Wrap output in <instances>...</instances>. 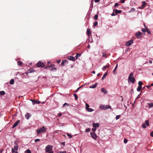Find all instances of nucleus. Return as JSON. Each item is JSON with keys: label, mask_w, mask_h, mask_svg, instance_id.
Returning <instances> with one entry per match:
<instances>
[{"label": "nucleus", "mask_w": 153, "mask_h": 153, "mask_svg": "<svg viewBox=\"0 0 153 153\" xmlns=\"http://www.w3.org/2000/svg\"><path fill=\"white\" fill-rule=\"evenodd\" d=\"M82 86H81V87H79L78 88H77V89L76 90V91H75V92H76L78 91V90L80 88H81Z\"/></svg>", "instance_id": "56"}, {"label": "nucleus", "mask_w": 153, "mask_h": 153, "mask_svg": "<svg viewBox=\"0 0 153 153\" xmlns=\"http://www.w3.org/2000/svg\"><path fill=\"white\" fill-rule=\"evenodd\" d=\"M3 151V149H2L1 150H0V153H2V152Z\"/></svg>", "instance_id": "60"}, {"label": "nucleus", "mask_w": 153, "mask_h": 153, "mask_svg": "<svg viewBox=\"0 0 153 153\" xmlns=\"http://www.w3.org/2000/svg\"><path fill=\"white\" fill-rule=\"evenodd\" d=\"M67 59L69 60H71L73 61H75V58L73 56H69L67 57Z\"/></svg>", "instance_id": "11"}, {"label": "nucleus", "mask_w": 153, "mask_h": 153, "mask_svg": "<svg viewBox=\"0 0 153 153\" xmlns=\"http://www.w3.org/2000/svg\"><path fill=\"white\" fill-rule=\"evenodd\" d=\"M142 34H143L141 32H138L136 33H135V35L136 36L137 38H139V37H141L142 36Z\"/></svg>", "instance_id": "8"}, {"label": "nucleus", "mask_w": 153, "mask_h": 153, "mask_svg": "<svg viewBox=\"0 0 153 153\" xmlns=\"http://www.w3.org/2000/svg\"><path fill=\"white\" fill-rule=\"evenodd\" d=\"M98 22H95L94 24V27L97 26V25Z\"/></svg>", "instance_id": "40"}, {"label": "nucleus", "mask_w": 153, "mask_h": 153, "mask_svg": "<svg viewBox=\"0 0 153 153\" xmlns=\"http://www.w3.org/2000/svg\"><path fill=\"white\" fill-rule=\"evenodd\" d=\"M30 100L32 102L33 104V105H34L35 103L37 104H39L41 103L40 101L38 100Z\"/></svg>", "instance_id": "10"}, {"label": "nucleus", "mask_w": 153, "mask_h": 153, "mask_svg": "<svg viewBox=\"0 0 153 153\" xmlns=\"http://www.w3.org/2000/svg\"><path fill=\"white\" fill-rule=\"evenodd\" d=\"M37 66L38 67L43 68L45 66L43 62H42L41 61H39L36 64Z\"/></svg>", "instance_id": "5"}, {"label": "nucleus", "mask_w": 153, "mask_h": 153, "mask_svg": "<svg viewBox=\"0 0 153 153\" xmlns=\"http://www.w3.org/2000/svg\"><path fill=\"white\" fill-rule=\"evenodd\" d=\"M101 91L105 94H107V91L103 88H101Z\"/></svg>", "instance_id": "17"}, {"label": "nucleus", "mask_w": 153, "mask_h": 153, "mask_svg": "<svg viewBox=\"0 0 153 153\" xmlns=\"http://www.w3.org/2000/svg\"><path fill=\"white\" fill-rule=\"evenodd\" d=\"M151 86V85L149 86L148 85H146V87H147L148 88H149Z\"/></svg>", "instance_id": "62"}, {"label": "nucleus", "mask_w": 153, "mask_h": 153, "mask_svg": "<svg viewBox=\"0 0 153 153\" xmlns=\"http://www.w3.org/2000/svg\"><path fill=\"white\" fill-rule=\"evenodd\" d=\"M149 62L150 63H152V61L149 60Z\"/></svg>", "instance_id": "63"}, {"label": "nucleus", "mask_w": 153, "mask_h": 153, "mask_svg": "<svg viewBox=\"0 0 153 153\" xmlns=\"http://www.w3.org/2000/svg\"><path fill=\"white\" fill-rule=\"evenodd\" d=\"M128 82H131L132 83H134L135 81V79L134 77L133 73H131L128 78Z\"/></svg>", "instance_id": "1"}, {"label": "nucleus", "mask_w": 153, "mask_h": 153, "mask_svg": "<svg viewBox=\"0 0 153 153\" xmlns=\"http://www.w3.org/2000/svg\"><path fill=\"white\" fill-rule=\"evenodd\" d=\"M93 126L94 128H97L99 126V124L98 123H93Z\"/></svg>", "instance_id": "15"}, {"label": "nucleus", "mask_w": 153, "mask_h": 153, "mask_svg": "<svg viewBox=\"0 0 153 153\" xmlns=\"http://www.w3.org/2000/svg\"><path fill=\"white\" fill-rule=\"evenodd\" d=\"M108 74V71H107V72L104 74L103 76L102 77V80H103L106 77V76Z\"/></svg>", "instance_id": "18"}, {"label": "nucleus", "mask_w": 153, "mask_h": 153, "mask_svg": "<svg viewBox=\"0 0 153 153\" xmlns=\"http://www.w3.org/2000/svg\"><path fill=\"white\" fill-rule=\"evenodd\" d=\"M87 110L88 111L90 112H92L94 111V110L93 109L89 108H88Z\"/></svg>", "instance_id": "28"}, {"label": "nucleus", "mask_w": 153, "mask_h": 153, "mask_svg": "<svg viewBox=\"0 0 153 153\" xmlns=\"http://www.w3.org/2000/svg\"><path fill=\"white\" fill-rule=\"evenodd\" d=\"M81 53H77L76 55V56H77L78 57H80L81 55Z\"/></svg>", "instance_id": "47"}, {"label": "nucleus", "mask_w": 153, "mask_h": 153, "mask_svg": "<svg viewBox=\"0 0 153 153\" xmlns=\"http://www.w3.org/2000/svg\"><path fill=\"white\" fill-rule=\"evenodd\" d=\"M30 116L31 115L29 113H27V114L25 115V117L27 120L29 119Z\"/></svg>", "instance_id": "16"}, {"label": "nucleus", "mask_w": 153, "mask_h": 153, "mask_svg": "<svg viewBox=\"0 0 153 153\" xmlns=\"http://www.w3.org/2000/svg\"><path fill=\"white\" fill-rule=\"evenodd\" d=\"M116 14H114V12H113L111 14V15L112 16H114L115 15H116Z\"/></svg>", "instance_id": "54"}, {"label": "nucleus", "mask_w": 153, "mask_h": 153, "mask_svg": "<svg viewBox=\"0 0 153 153\" xmlns=\"http://www.w3.org/2000/svg\"><path fill=\"white\" fill-rule=\"evenodd\" d=\"M65 105H67V106H69L70 105V104L68 103H65L62 106V107H64Z\"/></svg>", "instance_id": "32"}, {"label": "nucleus", "mask_w": 153, "mask_h": 153, "mask_svg": "<svg viewBox=\"0 0 153 153\" xmlns=\"http://www.w3.org/2000/svg\"><path fill=\"white\" fill-rule=\"evenodd\" d=\"M17 150H16L15 149H14L13 148H12V153H14L16 151H17Z\"/></svg>", "instance_id": "34"}, {"label": "nucleus", "mask_w": 153, "mask_h": 153, "mask_svg": "<svg viewBox=\"0 0 153 153\" xmlns=\"http://www.w3.org/2000/svg\"><path fill=\"white\" fill-rule=\"evenodd\" d=\"M135 9L133 7L132 8L131 10H130V11H129L130 12H134L135 11Z\"/></svg>", "instance_id": "33"}, {"label": "nucleus", "mask_w": 153, "mask_h": 153, "mask_svg": "<svg viewBox=\"0 0 153 153\" xmlns=\"http://www.w3.org/2000/svg\"><path fill=\"white\" fill-rule=\"evenodd\" d=\"M147 104L149 106V107L151 108L153 106V103H148Z\"/></svg>", "instance_id": "27"}, {"label": "nucleus", "mask_w": 153, "mask_h": 153, "mask_svg": "<svg viewBox=\"0 0 153 153\" xmlns=\"http://www.w3.org/2000/svg\"><path fill=\"white\" fill-rule=\"evenodd\" d=\"M92 2H93V1H91V7H93V4H92Z\"/></svg>", "instance_id": "58"}, {"label": "nucleus", "mask_w": 153, "mask_h": 153, "mask_svg": "<svg viewBox=\"0 0 153 153\" xmlns=\"http://www.w3.org/2000/svg\"><path fill=\"white\" fill-rule=\"evenodd\" d=\"M98 15L97 14H96L95 15L94 19L95 20H97L98 19Z\"/></svg>", "instance_id": "39"}, {"label": "nucleus", "mask_w": 153, "mask_h": 153, "mask_svg": "<svg viewBox=\"0 0 153 153\" xmlns=\"http://www.w3.org/2000/svg\"><path fill=\"white\" fill-rule=\"evenodd\" d=\"M89 105L87 103H86V109H87L89 108Z\"/></svg>", "instance_id": "43"}, {"label": "nucleus", "mask_w": 153, "mask_h": 153, "mask_svg": "<svg viewBox=\"0 0 153 153\" xmlns=\"http://www.w3.org/2000/svg\"><path fill=\"white\" fill-rule=\"evenodd\" d=\"M141 30L143 32H146V30L144 28H142V30Z\"/></svg>", "instance_id": "45"}, {"label": "nucleus", "mask_w": 153, "mask_h": 153, "mask_svg": "<svg viewBox=\"0 0 153 153\" xmlns=\"http://www.w3.org/2000/svg\"><path fill=\"white\" fill-rule=\"evenodd\" d=\"M56 68H52L51 69V70H56Z\"/></svg>", "instance_id": "55"}, {"label": "nucleus", "mask_w": 153, "mask_h": 153, "mask_svg": "<svg viewBox=\"0 0 153 153\" xmlns=\"http://www.w3.org/2000/svg\"><path fill=\"white\" fill-rule=\"evenodd\" d=\"M14 149H15L16 150H18V146L17 144H15V145L14 147Z\"/></svg>", "instance_id": "25"}, {"label": "nucleus", "mask_w": 153, "mask_h": 153, "mask_svg": "<svg viewBox=\"0 0 153 153\" xmlns=\"http://www.w3.org/2000/svg\"><path fill=\"white\" fill-rule=\"evenodd\" d=\"M100 0H95V2H98L100 1Z\"/></svg>", "instance_id": "59"}, {"label": "nucleus", "mask_w": 153, "mask_h": 153, "mask_svg": "<svg viewBox=\"0 0 153 153\" xmlns=\"http://www.w3.org/2000/svg\"><path fill=\"white\" fill-rule=\"evenodd\" d=\"M96 130V128H93L92 129V130L93 132H95Z\"/></svg>", "instance_id": "51"}, {"label": "nucleus", "mask_w": 153, "mask_h": 153, "mask_svg": "<svg viewBox=\"0 0 153 153\" xmlns=\"http://www.w3.org/2000/svg\"><path fill=\"white\" fill-rule=\"evenodd\" d=\"M142 88V87L141 86H138L137 88V90L138 91H141V89Z\"/></svg>", "instance_id": "23"}, {"label": "nucleus", "mask_w": 153, "mask_h": 153, "mask_svg": "<svg viewBox=\"0 0 153 153\" xmlns=\"http://www.w3.org/2000/svg\"><path fill=\"white\" fill-rule=\"evenodd\" d=\"M109 65H107V66H104L102 68V70L103 71H105L106 69V68H109Z\"/></svg>", "instance_id": "24"}, {"label": "nucleus", "mask_w": 153, "mask_h": 153, "mask_svg": "<svg viewBox=\"0 0 153 153\" xmlns=\"http://www.w3.org/2000/svg\"><path fill=\"white\" fill-rule=\"evenodd\" d=\"M120 117V115H117L116 116V118H115L116 119V120L118 119Z\"/></svg>", "instance_id": "42"}, {"label": "nucleus", "mask_w": 153, "mask_h": 153, "mask_svg": "<svg viewBox=\"0 0 153 153\" xmlns=\"http://www.w3.org/2000/svg\"><path fill=\"white\" fill-rule=\"evenodd\" d=\"M145 5H144V4H143V5H142V8H144V7H145Z\"/></svg>", "instance_id": "61"}, {"label": "nucleus", "mask_w": 153, "mask_h": 153, "mask_svg": "<svg viewBox=\"0 0 153 153\" xmlns=\"http://www.w3.org/2000/svg\"><path fill=\"white\" fill-rule=\"evenodd\" d=\"M144 26H145V27L146 29V31L149 34H150L151 33V32L149 30L147 27L146 26H145V24H144Z\"/></svg>", "instance_id": "19"}, {"label": "nucleus", "mask_w": 153, "mask_h": 153, "mask_svg": "<svg viewBox=\"0 0 153 153\" xmlns=\"http://www.w3.org/2000/svg\"><path fill=\"white\" fill-rule=\"evenodd\" d=\"M53 149V146L51 145H48L45 148V151L46 152H48L52 151Z\"/></svg>", "instance_id": "3"}, {"label": "nucleus", "mask_w": 153, "mask_h": 153, "mask_svg": "<svg viewBox=\"0 0 153 153\" xmlns=\"http://www.w3.org/2000/svg\"><path fill=\"white\" fill-rule=\"evenodd\" d=\"M133 43V40L132 39H131L129 41H127L126 42V45L127 46H128L132 44Z\"/></svg>", "instance_id": "7"}, {"label": "nucleus", "mask_w": 153, "mask_h": 153, "mask_svg": "<svg viewBox=\"0 0 153 153\" xmlns=\"http://www.w3.org/2000/svg\"><path fill=\"white\" fill-rule=\"evenodd\" d=\"M14 80L13 79H12L10 82V84L11 85H13L14 84Z\"/></svg>", "instance_id": "26"}, {"label": "nucleus", "mask_w": 153, "mask_h": 153, "mask_svg": "<svg viewBox=\"0 0 153 153\" xmlns=\"http://www.w3.org/2000/svg\"><path fill=\"white\" fill-rule=\"evenodd\" d=\"M87 33L88 36H89L91 35V31L90 28H88L87 30Z\"/></svg>", "instance_id": "14"}, {"label": "nucleus", "mask_w": 153, "mask_h": 153, "mask_svg": "<svg viewBox=\"0 0 153 153\" xmlns=\"http://www.w3.org/2000/svg\"><path fill=\"white\" fill-rule=\"evenodd\" d=\"M18 65L19 66H21L22 65V62H18Z\"/></svg>", "instance_id": "38"}, {"label": "nucleus", "mask_w": 153, "mask_h": 153, "mask_svg": "<svg viewBox=\"0 0 153 153\" xmlns=\"http://www.w3.org/2000/svg\"><path fill=\"white\" fill-rule=\"evenodd\" d=\"M150 136L153 137V131L151 132Z\"/></svg>", "instance_id": "50"}, {"label": "nucleus", "mask_w": 153, "mask_h": 153, "mask_svg": "<svg viewBox=\"0 0 153 153\" xmlns=\"http://www.w3.org/2000/svg\"><path fill=\"white\" fill-rule=\"evenodd\" d=\"M102 56L104 57H106V52H104L102 53Z\"/></svg>", "instance_id": "35"}, {"label": "nucleus", "mask_w": 153, "mask_h": 153, "mask_svg": "<svg viewBox=\"0 0 153 153\" xmlns=\"http://www.w3.org/2000/svg\"><path fill=\"white\" fill-rule=\"evenodd\" d=\"M57 153H66V152L65 151H64L63 152H59Z\"/></svg>", "instance_id": "48"}, {"label": "nucleus", "mask_w": 153, "mask_h": 153, "mask_svg": "<svg viewBox=\"0 0 153 153\" xmlns=\"http://www.w3.org/2000/svg\"><path fill=\"white\" fill-rule=\"evenodd\" d=\"M40 140L39 139H37L35 140V142L36 143L37 142L39 141Z\"/></svg>", "instance_id": "46"}, {"label": "nucleus", "mask_w": 153, "mask_h": 153, "mask_svg": "<svg viewBox=\"0 0 153 153\" xmlns=\"http://www.w3.org/2000/svg\"><path fill=\"white\" fill-rule=\"evenodd\" d=\"M5 94V92L4 91H1L0 92V94L1 95H3Z\"/></svg>", "instance_id": "29"}, {"label": "nucleus", "mask_w": 153, "mask_h": 153, "mask_svg": "<svg viewBox=\"0 0 153 153\" xmlns=\"http://www.w3.org/2000/svg\"><path fill=\"white\" fill-rule=\"evenodd\" d=\"M139 86H141L143 85V82L141 81H139L138 83Z\"/></svg>", "instance_id": "36"}, {"label": "nucleus", "mask_w": 153, "mask_h": 153, "mask_svg": "<svg viewBox=\"0 0 153 153\" xmlns=\"http://www.w3.org/2000/svg\"><path fill=\"white\" fill-rule=\"evenodd\" d=\"M90 134L91 137L94 138V140H96L97 138V136L96 134L94 132H91Z\"/></svg>", "instance_id": "9"}, {"label": "nucleus", "mask_w": 153, "mask_h": 153, "mask_svg": "<svg viewBox=\"0 0 153 153\" xmlns=\"http://www.w3.org/2000/svg\"><path fill=\"white\" fill-rule=\"evenodd\" d=\"M98 85L97 83H95L94 85H93L90 87V88H95Z\"/></svg>", "instance_id": "21"}, {"label": "nucleus", "mask_w": 153, "mask_h": 153, "mask_svg": "<svg viewBox=\"0 0 153 153\" xmlns=\"http://www.w3.org/2000/svg\"><path fill=\"white\" fill-rule=\"evenodd\" d=\"M119 5V4H118V3H116L115 4V5H114V7H116L117 6H118Z\"/></svg>", "instance_id": "49"}, {"label": "nucleus", "mask_w": 153, "mask_h": 153, "mask_svg": "<svg viewBox=\"0 0 153 153\" xmlns=\"http://www.w3.org/2000/svg\"><path fill=\"white\" fill-rule=\"evenodd\" d=\"M90 130H91L90 128H87L86 129L85 131L87 132H89L90 131Z\"/></svg>", "instance_id": "37"}, {"label": "nucleus", "mask_w": 153, "mask_h": 153, "mask_svg": "<svg viewBox=\"0 0 153 153\" xmlns=\"http://www.w3.org/2000/svg\"><path fill=\"white\" fill-rule=\"evenodd\" d=\"M67 135L70 138H71L72 137V136L71 135V134H69L68 133L67 134Z\"/></svg>", "instance_id": "41"}, {"label": "nucleus", "mask_w": 153, "mask_h": 153, "mask_svg": "<svg viewBox=\"0 0 153 153\" xmlns=\"http://www.w3.org/2000/svg\"><path fill=\"white\" fill-rule=\"evenodd\" d=\"M142 3L143 4L146 5V2L143 1L142 2Z\"/></svg>", "instance_id": "53"}, {"label": "nucleus", "mask_w": 153, "mask_h": 153, "mask_svg": "<svg viewBox=\"0 0 153 153\" xmlns=\"http://www.w3.org/2000/svg\"><path fill=\"white\" fill-rule=\"evenodd\" d=\"M100 109L104 110L111 108V107L109 105H102L100 106Z\"/></svg>", "instance_id": "4"}, {"label": "nucleus", "mask_w": 153, "mask_h": 153, "mask_svg": "<svg viewBox=\"0 0 153 153\" xmlns=\"http://www.w3.org/2000/svg\"><path fill=\"white\" fill-rule=\"evenodd\" d=\"M52 66H53V65H51L50 66H47L45 68H48V67H49V68L51 67Z\"/></svg>", "instance_id": "57"}, {"label": "nucleus", "mask_w": 153, "mask_h": 153, "mask_svg": "<svg viewBox=\"0 0 153 153\" xmlns=\"http://www.w3.org/2000/svg\"><path fill=\"white\" fill-rule=\"evenodd\" d=\"M113 11L116 14H117L118 13H121L122 12L121 10H118L117 9H114L113 10Z\"/></svg>", "instance_id": "13"}, {"label": "nucleus", "mask_w": 153, "mask_h": 153, "mask_svg": "<svg viewBox=\"0 0 153 153\" xmlns=\"http://www.w3.org/2000/svg\"><path fill=\"white\" fill-rule=\"evenodd\" d=\"M48 153H53V151H51L50 152H48Z\"/></svg>", "instance_id": "64"}, {"label": "nucleus", "mask_w": 153, "mask_h": 153, "mask_svg": "<svg viewBox=\"0 0 153 153\" xmlns=\"http://www.w3.org/2000/svg\"><path fill=\"white\" fill-rule=\"evenodd\" d=\"M125 0H121L120 1V2L122 3H124Z\"/></svg>", "instance_id": "52"}, {"label": "nucleus", "mask_w": 153, "mask_h": 153, "mask_svg": "<svg viewBox=\"0 0 153 153\" xmlns=\"http://www.w3.org/2000/svg\"><path fill=\"white\" fill-rule=\"evenodd\" d=\"M73 95L75 97V100H77L78 99V97L77 95L76 94H73Z\"/></svg>", "instance_id": "31"}, {"label": "nucleus", "mask_w": 153, "mask_h": 153, "mask_svg": "<svg viewBox=\"0 0 153 153\" xmlns=\"http://www.w3.org/2000/svg\"><path fill=\"white\" fill-rule=\"evenodd\" d=\"M34 71L33 68H30V70H28L27 71V73H30Z\"/></svg>", "instance_id": "20"}, {"label": "nucleus", "mask_w": 153, "mask_h": 153, "mask_svg": "<svg viewBox=\"0 0 153 153\" xmlns=\"http://www.w3.org/2000/svg\"><path fill=\"white\" fill-rule=\"evenodd\" d=\"M68 62V61L67 60H63L61 63V65H64L65 63L66 62Z\"/></svg>", "instance_id": "22"}, {"label": "nucleus", "mask_w": 153, "mask_h": 153, "mask_svg": "<svg viewBox=\"0 0 153 153\" xmlns=\"http://www.w3.org/2000/svg\"><path fill=\"white\" fill-rule=\"evenodd\" d=\"M20 120H18L16 121L13 125L12 128H14L20 122Z\"/></svg>", "instance_id": "12"}, {"label": "nucleus", "mask_w": 153, "mask_h": 153, "mask_svg": "<svg viewBox=\"0 0 153 153\" xmlns=\"http://www.w3.org/2000/svg\"><path fill=\"white\" fill-rule=\"evenodd\" d=\"M25 153H31V151L29 149H27V150L25 152Z\"/></svg>", "instance_id": "30"}, {"label": "nucleus", "mask_w": 153, "mask_h": 153, "mask_svg": "<svg viewBox=\"0 0 153 153\" xmlns=\"http://www.w3.org/2000/svg\"><path fill=\"white\" fill-rule=\"evenodd\" d=\"M46 129L44 126L42 127L39 128L37 130V133L38 134L41 133H43L45 132Z\"/></svg>", "instance_id": "2"}, {"label": "nucleus", "mask_w": 153, "mask_h": 153, "mask_svg": "<svg viewBox=\"0 0 153 153\" xmlns=\"http://www.w3.org/2000/svg\"><path fill=\"white\" fill-rule=\"evenodd\" d=\"M146 125L147 126H149V123L148 120H146L145 123H144L143 124L142 127L143 128H146Z\"/></svg>", "instance_id": "6"}, {"label": "nucleus", "mask_w": 153, "mask_h": 153, "mask_svg": "<svg viewBox=\"0 0 153 153\" xmlns=\"http://www.w3.org/2000/svg\"><path fill=\"white\" fill-rule=\"evenodd\" d=\"M127 140L126 139H124V142L125 143H126L127 142Z\"/></svg>", "instance_id": "44"}]
</instances>
